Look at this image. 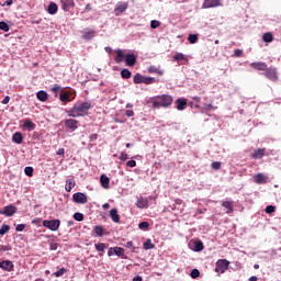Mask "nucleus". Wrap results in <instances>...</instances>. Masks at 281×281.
Segmentation results:
<instances>
[{
  "instance_id": "c9c22d12",
  "label": "nucleus",
  "mask_w": 281,
  "mask_h": 281,
  "mask_svg": "<svg viewBox=\"0 0 281 281\" xmlns=\"http://www.w3.org/2000/svg\"><path fill=\"white\" fill-rule=\"evenodd\" d=\"M131 76H133V74L131 72V70H128V68H124L123 70H121V78L128 80Z\"/></svg>"
},
{
  "instance_id": "49530a36",
  "label": "nucleus",
  "mask_w": 281,
  "mask_h": 281,
  "mask_svg": "<svg viewBox=\"0 0 281 281\" xmlns=\"http://www.w3.org/2000/svg\"><path fill=\"white\" fill-rule=\"evenodd\" d=\"M65 273H67V269L60 268L59 270H57V271L54 273V276H55L56 278H60L61 276H65Z\"/></svg>"
},
{
  "instance_id": "c03bdc74",
  "label": "nucleus",
  "mask_w": 281,
  "mask_h": 281,
  "mask_svg": "<svg viewBox=\"0 0 281 281\" xmlns=\"http://www.w3.org/2000/svg\"><path fill=\"white\" fill-rule=\"evenodd\" d=\"M24 172H25L26 177H34V168H32V167H25Z\"/></svg>"
},
{
  "instance_id": "a19ab883",
  "label": "nucleus",
  "mask_w": 281,
  "mask_h": 281,
  "mask_svg": "<svg viewBox=\"0 0 281 281\" xmlns=\"http://www.w3.org/2000/svg\"><path fill=\"white\" fill-rule=\"evenodd\" d=\"M150 227V224L148 222H140L138 225V228L142 229L143 232L148 231Z\"/></svg>"
},
{
  "instance_id": "774afa93",
  "label": "nucleus",
  "mask_w": 281,
  "mask_h": 281,
  "mask_svg": "<svg viewBox=\"0 0 281 281\" xmlns=\"http://www.w3.org/2000/svg\"><path fill=\"white\" fill-rule=\"evenodd\" d=\"M143 279H142V277H139V276H137V277H135L134 279H133V281H142Z\"/></svg>"
},
{
  "instance_id": "4be33fe9",
  "label": "nucleus",
  "mask_w": 281,
  "mask_h": 281,
  "mask_svg": "<svg viewBox=\"0 0 281 281\" xmlns=\"http://www.w3.org/2000/svg\"><path fill=\"white\" fill-rule=\"evenodd\" d=\"M222 207H225L226 214H232L234 212V202L232 201H222Z\"/></svg>"
},
{
  "instance_id": "4d7b16f0",
  "label": "nucleus",
  "mask_w": 281,
  "mask_h": 281,
  "mask_svg": "<svg viewBox=\"0 0 281 281\" xmlns=\"http://www.w3.org/2000/svg\"><path fill=\"white\" fill-rule=\"evenodd\" d=\"M23 229H25V224H19V225L15 227V232H23Z\"/></svg>"
},
{
  "instance_id": "e2e57ef3",
  "label": "nucleus",
  "mask_w": 281,
  "mask_h": 281,
  "mask_svg": "<svg viewBox=\"0 0 281 281\" xmlns=\"http://www.w3.org/2000/svg\"><path fill=\"white\" fill-rule=\"evenodd\" d=\"M95 139H98V134H91L90 142H95Z\"/></svg>"
},
{
  "instance_id": "0eeeda50",
  "label": "nucleus",
  "mask_w": 281,
  "mask_h": 281,
  "mask_svg": "<svg viewBox=\"0 0 281 281\" xmlns=\"http://www.w3.org/2000/svg\"><path fill=\"white\" fill-rule=\"evenodd\" d=\"M172 60L178 63L179 65H190V59L183 53H177L173 55Z\"/></svg>"
},
{
  "instance_id": "2f4dec72",
  "label": "nucleus",
  "mask_w": 281,
  "mask_h": 281,
  "mask_svg": "<svg viewBox=\"0 0 281 281\" xmlns=\"http://www.w3.org/2000/svg\"><path fill=\"white\" fill-rule=\"evenodd\" d=\"M47 12L48 14H56V12H58V4H56V2H50Z\"/></svg>"
},
{
  "instance_id": "c756f323",
  "label": "nucleus",
  "mask_w": 281,
  "mask_h": 281,
  "mask_svg": "<svg viewBox=\"0 0 281 281\" xmlns=\"http://www.w3.org/2000/svg\"><path fill=\"white\" fill-rule=\"evenodd\" d=\"M59 100H60V102H71V97L69 95V92L63 91L59 94Z\"/></svg>"
},
{
  "instance_id": "052dcab7",
  "label": "nucleus",
  "mask_w": 281,
  "mask_h": 281,
  "mask_svg": "<svg viewBox=\"0 0 281 281\" xmlns=\"http://www.w3.org/2000/svg\"><path fill=\"white\" fill-rule=\"evenodd\" d=\"M125 247H126L127 249H135V246L133 245V241H127V243L125 244Z\"/></svg>"
},
{
  "instance_id": "f8f14e48",
  "label": "nucleus",
  "mask_w": 281,
  "mask_h": 281,
  "mask_svg": "<svg viewBox=\"0 0 281 281\" xmlns=\"http://www.w3.org/2000/svg\"><path fill=\"white\" fill-rule=\"evenodd\" d=\"M223 5V2L221 0H204L202 7L205 9L209 8H221Z\"/></svg>"
},
{
  "instance_id": "4468645a",
  "label": "nucleus",
  "mask_w": 281,
  "mask_h": 281,
  "mask_svg": "<svg viewBox=\"0 0 281 281\" xmlns=\"http://www.w3.org/2000/svg\"><path fill=\"white\" fill-rule=\"evenodd\" d=\"M135 63H137V55L135 54L125 55V64L127 67H135Z\"/></svg>"
},
{
  "instance_id": "412c9836",
  "label": "nucleus",
  "mask_w": 281,
  "mask_h": 281,
  "mask_svg": "<svg viewBox=\"0 0 281 281\" xmlns=\"http://www.w3.org/2000/svg\"><path fill=\"white\" fill-rule=\"evenodd\" d=\"M100 183H101L102 188H104V190H109V188H110L109 183H111V179L108 178L106 175H101Z\"/></svg>"
},
{
  "instance_id": "0e129e2a",
  "label": "nucleus",
  "mask_w": 281,
  "mask_h": 281,
  "mask_svg": "<svg viewBox=\"0 0 281 281\" xmlns=\"http://www.w3.org/2000/svg\"><path fill=\"white\" fill-rule=\"evenodd\" d=\"M57 155L65 156V148H59Z\"/></svg>"
},
{
  "instance_id": "864d4df0",
  "label": "nucleus",
  "mask_w": 281,
  "mask_h": 281,
  "mask_svg": "<svg viewBox=\"0 0 281 281\" xmlns=\"http://www.w3.org/2000/svg\"><path fill=\"white\" fill-rule=\"evenodd\" d=\"M234 56H235V58H240V56H243V49H240V48L235 49Z\"/></svg>"
},
{
  "instance_id": "b1692460",
  "label": "nucleus",
  "mask_w": 281,
  "mask_h": 281,
  "mask_svg": "<svg viewBox=\"0 0 281 281\" xmlns=\"http://www.w3.org/2000/svg\"><path fill=\"white\" fill-rule=\"evenodd\" d=\"M115 54H116V56H115L114 60H115V63H117V65H120V63H122L124 60L126 55H124V50H122L120 48H117L115 50Z\"/></svg>"
},
{
  "instance_id": "9d476101",
  "label": "nucleus",
  "mask_w": 281,
  "mask_h": 281,
  "mask_svg": "<svg viewBox=\"0 0 281 281\" xmlns=\"http://www.w3.org/2000/svg\"><path fill=\"white\" fill-rule=\"evenodd\" d=\"M63 124L66 126V128H69V131H76L80 122L74 119H66L63 121Z\"/></svg>"
},
{
  "instance_id": "69168bd1",
  "label": "nucleus",
  "mask_w": 281,
  "mask_h": 281,
  "mask_svg": "<svg viewBox=\"0 0 281 281\" xmlns=\"http://www.w3.org/2000/svg\"><path fill=\"white\" fill-rule=\"evenodd\" d=\"M91 10H93V8L91 7L90 3H88V4L86 5V11H87V12H91Z\"/></svg>"
},
{
  "instance_id": "13d9d810",
  "label": "nucleus",
  "mask_w": 281,
  "mask_h": 281,
  "mask_svg": "<svg viewBox=\"0 0 281 281\" xmlns=\"http://www.w3.org/2000/svg\"><path fill=\"white\" fill-rule=\"evenodd\" d=\"M125 115H126L127 117H133V115H135V112H134L133 110H126V111H125Z\"/></svg>"
},
{
  "instance_id": "cd10ccee",
  "label": "nucleus",
  "mask_w": 281,
  "mask_h": 281,
  "mask_svg": "<svg viewBox=\"0 0 281 281\" xmlns=\"http://www.w3.org/2000/svg\"><path fill=\"white\" fill-rule=\"evenodd\" d=\"M110 216L113 223H120V214H117V209H112L110 211Z\"/></svg>"
},
{
  "instance_id": "7c9ffc66",
  "label": "nucleus",
  "mask_w": 281,
  "mask_h": 281,
  "mask_svg": "<svg viewBox=\"0 0 281 281\" xmlns=\"http://www.w3.org/2000/svg\"><path fill=\"white\" fill-rule=\"evenodd\" d=\"M255 183H259V184H261V183H267V178H266V176L262 175V173H257V175L255 176Z\"/></svg>"
},
{
  "instance_id": "5701e85b",
  "label": "nucleus",
  "mask_w": 281,
  "mask_h": 281,
  "mask_svg": "<svg viewBox=\"0 0 281 281\" xmlns=\"http://www.w3.org/2000/svg\"><path fill=\"white\" fill-rule=\"evenodd\" d=\"M36 98L40 102H47V100H49V94H47L45 90H41L36 93Z\"/></svg>"
},
{
  "instance_id": "79ce46f5",
  "label": "nucleus",
  "mask_w": 281,
  "mask_h": 281,
  "mask_svg": "<svg viewBox=\"0 0 281 281\" xmlns=\"http://www.w3.org/2000/svg\"><path fill=\"white\" fill-rule=\"evenodd\" d=\"M189 43H191V45H194V43H196L199 41V35L196 34H190L188 37Z\"/></svg>"
},
{
  "instance_id": "c85d7f7f",
  "label": "nucleus",
  "mask_w": 281,
  "mask_h": 281,
  "mask_svg": "<svg viewBox=\"0 0 281 281\" xmlns=\"http://www.w3.org/2000/svg\"><path fill=\"white\" fill-rule=\"evenodd\" d=\"M66 192H69L70 190H74L76 188V180L74 178H70L66 181Z\"/></svg>"
},
{
  "instance_id": "a211bd4d",
  "label": "nucleus",
  "mask_w": 281,
  "mask_h": 281,
  "mask_svg": "<svg viewBox=\"0 0 281 281\" xmlns=\"http://www.w3.org/2000/svg\"><path fill=\"white\" fill-rule=\"evenodd\" d=\"M136 207H138V210L148 209V198H138L136 202Z\"/></svg>"
},
{
  "instance_id": "20e7f679",
  "label": "nucleus",
  "mask_w": 281,
  "mask_h": 281,
  "mask_svg": "<svg viewBox=\"0 0 281 281\" xmlns=\"http://www.w3.org/2000/svg\"><path fill=\"white\" fill-rule=\"evenodd\" d=\"M227 269H229V262L227 261V259H218L216 261L215 273H218V276H221V273H225Z\"/></svg>"
},
{
  "instance_id": "603ef678",
  "label": "nucleus",
  "mask_w": 281,
  "mask_h": 281,
  "mask_svg": "<svg viewBox=\"0 0 281 281\" xmlns=\"http://www.w3.org/2000/svg\"><path fill=\"white\" fill-rule=\"evenodd\" d=\"M265 212L266 214H273V212H276V206L269 205L266 207Z\"/></svg>"
},
{
  "instance_id": "4c0bfd02",
  "label": "nucleus",
  "mask_w": 281,
  "mask_h": 281,
  "mask_svg": "<svg viewBox=\"0 0 281 281\" xmlns=\"http://www.w3.org/2000/svg\"><path fill=\"white\" fill-rule=\"evenodd\" d=\"M93 232L97 236H104V227L102 226H94Z\"/></svg>"
},
{
  "instance_id": "bf43d9fd",
  "label": "nucleus",
  "mask_w": 281,
  "mask_h": 281,
  "mask_svg": "<svg viewBox=\"0 0 281 281\" xmlns=\"http://www.w3.org/2000/svg\"><path fill=\"white\" fill-rule=\"evenodd\" d=\"M52 91H53V93H58V91H60V86L55 85V86L52 88Z\"/></svg>"
},
{
  "instance_id": "393cba45",
  "label": "nucleus",
  "mask_w": 281,
  "mask_h": 281,
  "mask_svg": "<svg viewBox=\"0 0 281 281\" xmlns=\"http://www.w3.org/2000/svg\"><path fill=\"white\" fill-rule=\"evenodd\" d=\"M12 142H14V144H23V134L21 132H15L12 135Z\"/></svg>"
},
{
  "instance_id": "bb28decb",
  "label": "nucleus",
  "mask_w": 281,
  "mask_h": 281,
  "mask_svg": "<svg viewBox=\"0 0 281 281\" xmlns=\"http://www.w3.org/2000/svg\"><path fill=\"white\" fill-rule=\"evenodd\" d=\"M82 38H83V41H91V40L95 38V31L89 30V31L85 32L82 35Z\"/></svg>"
},
{
  "instance_id": "ddd939ff",
  "label": "nucleus",
  "mask_w": 281,
  "mask_h": 281,
  "mask_svg": "<svg viewBox=\"0 0 281 281\" xmlns=\"http://www.w3.org/2000/svg\"><path fill=\"white\" fill-rule=\"evenodd\" d=\"M0 214L3 216H14V214H16V206L12 204L4 206V209L0 211Z\"/></svg>"
},
{
  "instance_id": "338daca9",
  "label": "nucleus",
  "mask_w": 281,
  "mask_h": 281,
  "mask_svg": "<svg viewBox=\"0 0 281 281\" xmlns=\"http://www.w3.org/2000/svg\"><path fill=\"white\" fill-rule=\"evenodd\" d=\"M248 281H258V277L252 276V277H250V278L248 279Z\"/></svg>"
},
{
  "instance_id": "72a5a7b5",
  "label": "nucleus",
  "mask_w": 281,
  "mask_h": 281,
  "mask_svg": "<svg viewBox=\"0 0 281 281\" xmlns=\"http://www.w3.org/2000/svg\"><path fill=\"white\" fill-rule=\"evenodd\" d=\"M147 71L149 74H158V76H164V70H161V69H159V68H157L155 66H149Z\"/></svg>"
},
{
  "instance_id": "39448f33",
  "label": "nucleus",
  "mask_w": 281,
  "mask_h": 281,
  "mask_svg": "<svg viewBox=\"0 0 281 281\" xmlns=\"http://www.w3.org/2000/svg\"><path fill=\"white\" fill-rule=\"evenodd\" d=\"M43 227H47L50 232H58L60 227V220H44Z\"/></svg>"
},
{
  "instance_id": "dca6fc26",
  "label": "nucleus",
  "mask_w": 281,
  "mask_h": 281,
  "mask_svg": "<svg viewBox=\"0 0 281 281\" xmlns=\"http://www.w3.org/2000/svg\"><path fill=\"white\" fill-rule=\"evenodd\" d=\"M71 8H76V2H74V0H61V10L69 12Z\"/></svg>"
},
{
  "instance_id": "9b49d317",
  "label": "nucleus",
  "mask_w": 281,
  "mask_h": 281,
  "mask_svg": "<svg viewBox=\"0 0 281 281\" xmlns=\"http://www.w3.org/2000/svg\"><path fill=\"white\" fill-rule=\"evenodd\" d=\"M126 10H128V2H119L114 8L116 16H120V14H124Z\"/></svg>"
},
{
  "instance_id": "6e6552de",
  "label": "nucleus",
  "mask_w": 281,
  "mask_h": 281,
  "mask_svg": "<svg viewBox=\"0 0 281 281\" xmlns=\"http://www.w3.org/2000/svg\"><path fill=\"white\" fill-rule=\"evenodd\" d=\"M119 256V258H122L123 260H126V256H124V248L122 247H112L108 251V256Z\"/></svg>"
},
{
  "instance_id": "09e8293b",
  "label": "nucleus",
  "mask_w": 281,
  "mask_h": 281,
  "mask_svg": "<svg viewBox=\"0 0 281 281\" xmlns=\"http://www.w3.org/2000/svg\"><path fill=\"white\" fill-rule=\"evenodd\" d=\"M199 276H201V271H199V269H193V270L191 271V278H192L193 280H196V278H199Z\"/></svg>"
},
{
  "instance_id": "8fccbe9b",
  "label": "nucleus",
  "mask_w": 281,
  "mask_h": 281,
  "mask_svg": "<svg viewBox=\"0 0 281 281\" xmlns=\"http://www.w3.org/2000/svg\"><path fill=\"white\" fill-rule=\"evenodd\" d=\"M159 25H161V23L159 21H157V20H153L150 22L151 30H157V27H159Z\"/></svg>"
},
{
  "instance_id": "7ed1b4c3",
  "label": "nucleus",
  "mask_w": 281,
  "mask_h": 281,
  "mask_svg": "<svg viewBox=\"0 0 281 281\" xmlns=\"http://www.w3.org/2000/svg\"><path fill=\"white\" fill-rule=\"evenodd\" d=\"M75 106L77 111H79V114L81 117H85L86 115H89V110L91 109V102L86 101L83 103H75Z\"/></svg>"
},
{
  "instance_id": "a18cd8bd",
  "label": "nucleus",
  "mask_w": 281,
  "mask_h": 281,
  "mask_svg": "<svg viewBox=\"0 0 281 281\" xmlns=\"http://www.w3.org/2000/svg\"><path fill=\"white\" fill-rule=\"evenodd\" d=\"M0 30H2V32H10V25H8V23L1 21L0 22Z\"/></svg>"
},
{
  "instance_id": "37998d69",
  "label": "nucleus",
  "mask_w": 281,
  "mask_h": 281,
  "mask_svg": "<svg viewBox=\"0 0 281 281\" xmlns=\"http://www.w3.org/2000/svg\"><path fill=\"white\" fill-rule=\"evenodd\" d=\"M204 246H203V241H195L194 243V250L195 251H203Z\"/></svg>"
},
{
  "instance_id": "473e14b6",
  "label": "nucleus",
  "mask_w": 281,
  "mask_h": 281,
  "mask_svg": "<svg viewBox=\"0 0 281 281\" xmlns=\"http://www.w3.org/2000/svg\"><path fill=\"white\" fill-rule=\"evenodd\" d=\"M263 43H273V33L267 32L262 35Z\"/></svg>"
},
{
  "instance_id": "aec40b11",
  "label": "nucleus",
  "mask_w": 281,
  "mask_h": 281,
  "mask_svg": "<svg viewBox=\"0 0 281 281\" xmlns=\"http://www.w3.org/2000/svg\"><path fill=\"white\" fill-rule=\"evenodd\" d=\"M68 117H82L76 105H74L70 110H66Z\"/></svg>"
},
{
  "instance_id": "2eb2a0df",
  "label": "nucleus",
  "mask_w": 281,
  "mask_h": 281,
  "mask_svg": "<svg viewBox=\"0 0 281 281\" xmlns=\"http://www.w3.org/2000/svg\"><path fill=\"white\" fill-rule=\"evenodd\" d=\"M250 67L257 71H267V63L265 61H254L250 64Z\"/></svg>"
},
{
  "instance_id": "1a4fd4ad",
  "label": "nucleus",
  "mask_w": 281,
  "mask_h": 281,
  "mask_svg": "<svg viewBox=\"0 0 281 281\" xmlns=\"http://www.w3.org/2000/svg\"><path fill=\"white\" fill-rule=\"evenodd\" d=\"M72 201L75 203H79L81 205H85V203H87L89 201V198L87 196V194H85L82 192H77L72 195Z\"/></svg>"
},
{
  "instance_id": "5fc2aeb1",
  "label": "nucleus",
  "mask_w": 281,
  "mask_h": 281,
  "mask_svg": "<svg viewBox=\"0 0 281 281\" xmlns=\"http://www.w3.org/2000/svg\"><path fill=\"white\" fill-rule=\"evenodd\" d=\"M119 159H120L121 161H126V159H128V154L122 151L121 155H120V157H119Z\"/></svg>"
},
{
  "instance_id": "6e6d98bb",
  "label": "nucleus",
  "mask_w": 281,
  "mask_h": 281,
  "mask_svg": "<svg viewBox=\"0 0 281 281\" xmlns=\"http://www.w3.org/2000/svg\"><path fill=\"white\" fill-rule=\"evenodd\" d=\"M126 166H127V168H135V166H137V161H135V160H128V161L126 162Z\"/></svg>"
},
{
  "instance_id": "f3484780",
  "label": "nucleus",
  "mask_w": 281,
  "mask_h": 281,
  "mask_svg": "<svg viewBox=\"0 0 281 281\" xmlns=\"http://www.w3.org/2000/svg\"><path fill=\"white\" fill-rule=\"evenodd\" d=\"M176 104H177L176 109L178 111H186V108L188 106V100L184 98H179L176 100Z\"/></svg>"
},
{
  "instance_id": "f257e3e1",
  "label": "nucleus",
  "mask_w": 281,
  "mask_h": 281,
  "mask_svg": "<svg viewBox=\"0 0 281 281\" xmlns=\"http://www.w3.org/2000/svg\"><path fill=\"white\" fill-rule=\"evenodd\" d=\"M149 102L151 104V109H168L172 106L173 99L170 94H161L151 98Z\"/></svg>"
},
{
  "instance_id": "f03ea898",
  "label": "nucleus",
  "mask_w": 281,
  "mask_h": 281,
  "mask_svg": "<svg viewBox=\"0 0 281 281\" xmlns=\"http://www.w3.org/2000/svg\"><path fill=\"white\" fill-rule=\"evenodd\" d=\"M155 82V78L145 77L142 74H136L134 76V85H153Z\"/></svg>"
},
{
  "instance_id": "6ab92c4d",
  "label": "nucleus",
  "mask_w": 281,
  "mask_h": 281,
  "mask_svg": "<svg viewBox=\"0 0 281 281\" xmlns=\"http://www.w3.org/2000/svg\"><path fill=\"white\" fill-rule=\"evenodd\" d=\"M0 269H3V271H12L14 269V263L10 260L1 261Z\"/></svg>"
},
{
  "instance_id": "423d86ee",
  "label": "nucleus",
  "mask_w": 281,
  "mask_h": 281,
  "mask_svg": "<svg viewBox=\"0 0 281 281\" xmlns=\"http://www.w3.org/2000/svg\"><path fill=\"white\" fill-rule=\"evenodd\" d=\"M263 76L271 80L272 82H277L278 80V69L276 68H266Z\"/></svg>"
},
{
  "instance_id": "58836bf2",
  "label": "nucleus",
  "mask_w": 281,
  "mask_h": 281,
  "mask_svg": "<svg viewBox=\"0 0 281 281\" xmlns=\"http://www.w3.org/2000/svg\"><path fill=\"white\" fill-rule=\"evenodd\" d=\"M97 251H100L101 254H104V249H106V244L104 243H98L94 245Z\"/></svg>"
},
{
  "instance_id": "e433bc0d",
  "label": "nucleus",
  "mask_w": 281,
  "mask_h": 281,
  "mask_svg": "<svg viewBox=\"0 0 281 281\" xmlns=\"http://www.w3.org/2000/svg\"><path fill=\"white\" fill-rule=\"evenodd\" d=\"M143 248L148 250V249H155V244H153L151 239H147L144 244H143Z\"/></svg>"
},
{
  "instance_id": "ea45409f",
  "label": "nucleus",
  "mask_w": 281,
  "mask_h": 281,
  "mask_svg": "<svg viewBox=\"0 0 281 281\" xmlns=\"http://www.w3.org/2000/svg\"><path fill=\"white\" fill-rule=\"evenodd\" d=\"M10 232V225L3 224L0 228V236H5Z\"/></svg>"
},
{
  "instance_id": "a878e982",
  "label": "nucleus",
  "mask_w": 281,
  "mask_h": 281,
  "mask_svg": "<svg viewBox=\"0 0 281 281\" xmlns=\"http://www.w3.org/2000/svg\"><path fill=\"white\" fill-rule=\"evenodd\" d=\"M23 128H27L29 131H34V128H36V124L34 122H32V120L25 119Z\"/></svg>"
},
{
  "instance_id": "680f3d73",
  "label": "nucleus",
  "mask_w": 281,
  "mask_h": 281,
  "mask_svg": "<svg viewBox=\"0 0 281 281\" xmlns=\"http://www.w3.org/2000/svg\"><path fill=\"white\" fill-rule=\"evenodd\" d=\"M10 103V97L7 95L4 97V99L2 100V104H9Z\"/></svg>"
},
{
  "instance_id": "f704fd0d",
  "label": "nucleus",
  "mask_w": 281,
  "mask_h": 281,
  "mask_svg": "<svg viewBox=\"0 0 281 281\" xmlns=\"http://www.w3.org/2000/svg\"><path fill=\"white\" fill-rule=\"evenodd\" d=\"M265 156V149H256L252 154V159H262Z\"/></svg>"
},
{
  "instance_id": "3c124183",
  "label": "nucleus",
  "mask_w": 281,
  "mask_h": 281,
  "mask_svg": "<svg viewBox=\"0 0 281 281\" xmlns=\"http://www.w3.org/2000/svg\"><path fill=\"white\" fill-rule=\"evenodd\" d=\"M213 170H221V161H214L211 164Z\"/></svg>"
},
{
  "instance_id": "de8ad7c7",
  "label": "nucleus",
  "mask_w": 281,
  "mask_h": 281,
  "mask_svg": "<svg viewBox=\"0 0 281 281\" xmlns=\"http://www.w3.org/2000/svg\"><path fill=\"white\" fill-rule=\"evenodd\" d=\"M75 221H78L79 223L85 221V215L82 213H75L74 214Z\"/></svg>"
}]
</instances>
